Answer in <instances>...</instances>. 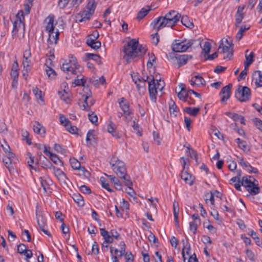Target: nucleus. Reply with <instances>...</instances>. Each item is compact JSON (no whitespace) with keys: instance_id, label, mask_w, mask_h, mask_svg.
Returning a JSON list of instances; mask_svg holds the SVG:
<instances>
[{"instance_id":"nucleus-1","label":"nucleus","mask_w":262,"mask_h":262,"mask_svg":"<svg viewBox=\"0 0 262 262\" xmlns=\"http://www.w3.org/2000/svg\"><path fill=\"white\" fill-rule=\"evenodd\" d=\"M147 50L146 46L139 44L138 40L132 39L123 47V59L125 60L126 63H129L132 59L142 57L146 53Z\"/></svg>"},{"instance_id":"nucleus-2","label":"nucleus","mask_w":262,"mask_h":262,"mask_svg":"<svg viewBox=\"0 0 262 262\" xmlns=\"http://www.w3.org/2000/svg\"><path fill=\"white\" fill-rule=\"evenodd\" d=\"M110 163L114 172L118 177L123 180L126 186L133 185L130 177L127 174L125 163L123 161L113 157Z\"/></svg>"},{"instance_id":"nucleus-3","label":"nucleus","mask_w":262,"mask_h":262,"mask_svg":"<svg viewBox=\"0 0 262 262\" xmlns=\"http://www.w3.org/2000/svg\"><path fill=\"white\" fill-rule=\"evenodd\" d=\"M181 15L176 12L174 10H171L163 16L162 20L158 26L157 27L156 30L159 31L161 28L165 27H173L179 21Z\"/></svg>"},{"instance_id":"nucleus-4","label":"nucleus","mask_w":262,"mask_h":262,"mask_svg":"<svg viewBox=\"0 0 262 262\" xmlns=\"http://www.w3.org/2000/svg\"><path fill=\"white\" fill-rule=\"evenodd\" d=\"M197 43L198 46H201V42L198 40L190 39V40H176L174 42L172 43L171 45L172 50L174 52H183L186 51L189 48L192 47V46Z\"/></svg>"},{"instance_id":"nucleus-5","label":"nucleus","mask_w":262,"mask_h":262,"mask_svg":"<svg viewBox=\"0 0 262 262\" xmlns=\"http://www.w3.org/2000/svg\"><path fill=\"white\" fill-rule=\"evenodd\" d=\"M96 7V3L95 0H89L85 9L81 11L76 16V21L82 22L88 20L94 14Z\"/></svg>"},{"instance_id":"nucleus-6","label":"nucleus","mask_w":262,"mask_h":262,"mask_svg":"<svg viewBox=\"0 0 262 262\" xmlns=\"http://www.w3.org/2000/svg\"><path fill=\"white\" fill-rule=\"evenodd\" d=\"M61 69L63 72L71 73L74 75H76L77 72H80L82 70L81 66L78 64L76 58L73 56H72L69 62L63 63Z\"/></svg>"},{"instance_id":"nucleus-7","label":"nucleus","mask_w":262,"mask_h":262,"mask_svg":"<svg viewBox=\"0 0 262 262\" xmlns=\"http://www.w3.org/2000/svg\"><path fill=\"white\" fill-rule=\"evenodd\" d=\"M241 184L252 195H255L260 192V188L258 187V184L253 182L247 176L243 177Z\"/></svg>"},{"instance_id":"nucleus-8","label":"nucleus","mask_w":262,"mask_h":262,"mask_svg":"<svg viewBox=\"0 0 262 262\" xmlns=\"http://www.w3.org/2000/svg\"><path fill=\"white\" fill-rule=\"evenodd\" d=\"M251 95L250 89L246 86L239 85L238 89L235 92V97L241 102L248 101Z\"/></svg>"},{"instance_id":"nucleus-9","label":"nucleus","mask_w":262,"mask_h":262,"mask_svg":"<svg viewBox=\"0 0 262 262\" xmlns=\"http://www.w3.org/2000/svg\"><path fill=\"white\" fill-rule=\"evenodd\" d=\"M224 39V38L222 40V42L219 46L218 50L222 49L221 53L223 54H226V55L224 57V59H230L233 56V44L230 43L229 44V45H224L223 43Z\"/></svg>"},{"instance_id":"nucleus-10","label":"nucleus","mask_w":262,"mask_h":262,"mask_svg":"<svg viewBox=\"0 0 262 262\" xmlns=\"http://www.w3.org/2000/svg\"><path fill=\"white\" fill-rule=\"evenodd\" d=\"M148 91L150 100L154 102H156L157 94V88L155 83V80L154 76H152L151 79L148 81Z\"/></svg>"},{"instance_id":"nucleus-11","label":"nucleus","mask_w":262,"mask_h":262,"mask_svg":"<svg viewBox=\"0 0 262 262\" xmlns=\"http://www.w3.org/2000/svg\"><path fill=\"white\" fill-rule=\"evenodd\" d=\"M169 56L171 58H175L178 60L179 67L185 64L188 60L192 58V56L187 54L176 55L174 53H171Z\"/></svg>"},{"instance_id":"nucleus-12","label":"nucleus","mask_w":262,"mask_h":262,"mask_svg":"<svg viewBox=\"0 0 262 262\" xmlns=\"http://www.w3.org/2000/svg\"><path fill=\"white\" fill-rule=\"evenodd\" d=\"M85 93H86V95H83V96L84 97V101L82 102V105H81L80 102H79L78 104L79 106L83 110L89 111L90 110V106L94 104L95 101L92 98H91L88 102V100L91 98L92 93L91 91L86 92Z\"/></svg>"},{"instance_id":"nucleus-13","label":"nucleus","mask_w":262,"mask_h":262,"mask_svg":"<svg viewBox=\"0 0 262 262\" xmlns=\"http://www.w3.org/2000/svg\"><path fill=\"white\" fill-rule=\"evenodd\" d=\"M232 86V83H229L227 85L223 87L220 93V95L221 97V101L225 102L229 99L231 94V89Z\"/></svg>"},{"instance_id":"nucleus-14","label":"nucleus","mask_w":262,"mask_h":262,"mask_svg":"<svg viewBox=\"0 0 262 262\" xmlns=\"http://www.w3.org/2000/svg\"><path fill=\"white\" fill-rule=\"evenodd\" d=\"M181 178L183 180L186 184L192 186L194 183V178L192 175L189 173L187 171H182L180 174Z\"/></svg>"},{"instance_id":"nucleus-15","label":"nucleus","mask_w":262,"mask_h":262,"mask_svg":"<svg viewBox=\"0 0 262 262\" xmlns=\"http://www.w3.org/2000/svg\"><path fill=\"white\" fill-rule=\"evenodd\" d=\"M47 21V25L46 27V30L49 33H54V16L53 15H49L45 20V22Z\"/></svg>"},{"instance_id":"nucleus-16","label":"nucleus","mask_w":262,"mask_h":262,"mask_svg":"<svg viewBox=\"0 0 262 262\" xmlns=\"http://www.w3.org/2000/svg\"><path fill=\"white\" fill-rule=\"evenodd\" d=\"M73 83L75 84V86H82L85 89L87 79L84 76L78 75L74 79Z\"/></svg>"},{"instance_id":"nucleus-17","label":"nucleus","mask_w":262,"mask_h":262,"mask_svg":"<svg viewBox=\"0 0 262 262\" xmlns=\"http://www.w3.org/2000/svg\"><path fill=\"white\" fill-rule=\"evenodd\" d=\"M125 99L124 97L120 99V101L119 102L120 107L123 112V114L125 116L129 115L130 113L129 111V104L127 102H125Z\"/></svg>"},{"instance_id":"nucleus-18","label":"nucleus","mask_w":262,"mask_h":262,"mask_svg":"<svg viewBox=\"0 0 262 262\" xmlns=\"http://www.w3.org/2000/svg\"><path fill=\"white\" fill-rule=\"evenodd\" d=\"M253 78L255 79V84L257 87H262V73L256 71L253 74Z\"/></svg>"},{"instance_id":"nucleus-19","label":"nucleus","mask_w":262,"mask_h":262,"mask_svg":"<svg viewBox=\"0 0 262 262\" xmlns=\"http://www.w3.org/2000/svg\"><path fill=\"white\" fill-rule=\"evenodd\" d=\"M59 32L58 30L55 32V34L54 35V33H49V38L48 39V42L50 45H56L59 39Z\"/></svg>"},{"instance_id":"nucleus-20","label":"nucleus","mask_w":262,"mask_h":262,"mask_svg":"<svg viewBox=\"0 0 262 262\" xmlns=\"http://www.w3.org/2000/svg\"><path fill=\"white\" fill-rule=\"evenodd\" d=\"M60 98L67 104H69L71 102L70 94L64 90L58 92Z\"/></svg>"},{"instance_id":"nucleus-21","label":"nucleus","mask_w":262,"mask_h":262,"mask_svg":"<svg viewBox=\"0 0 262 262\" xmlns=\"http://www.w3.org/2000/svg\"><path fill=\"white\" fill-rule=\"evenodd\" d=\"M147 9L143 8L138 12L136 17L138 20L142 19L151 10V8L149 6H147Z\"/></svg>"},{"instance_id":"nucleus-22","label":"nucleus","mask_w":262,"mask_h":262,"mask_svg":"<svg viewBox=\"0 0 262 262\" xmlns=\"http://www.w3.org/2000/svg\"><path fill=\"white\" fill-rule=\"evenodd\" d=\"M33 128L34 132L37 134L44 135L45 134V128L38 122H35Z\"/></svg>"},{"instance_id":"nucleus-23","label":"nucleus","mask_w":262,"mask_h":262,"mask_svg":"<svg viewBox=\"0 0 262 262\" xmlns=\"http://www.w3.org/2000/svg\"><path fill=\"white\" fill-rule=\"evenodd\" d=\"M55 176L59 180L64 181L66 179V174L59 168L55 166L53 167Z\"/></svg>"},{"instance_id":"nucleus-24","label":"nucleus","mask_w":262,"mask_h":262,"mask_svg":"<svg viewBox=\"0 0 262 262\" xmlns=\"http://www.w3.org/2000/svg\"><path fill=\"white\" fill-rule=\"evenodd\" d=\"M100 58L101 57L98 54L89 53L85 54L86 60H93L99 64L102 63Z\"/></svg>"},{"instance_id":"nucleus-25","label":"nucleus","mask_w":262,"mask_h":262,"mask_svg":"<svg viewBox=\"0 0 262 262\" xmlns=\"http://www.w3.org/2000/svg\"><path fill=\"white\" fill-rule=\"evenodd\" d=\"M200 110V107H186L184 108V111L189 115L195 117Z\"/></svg>"},{"instance_id":"nucleus-26","label":"nucleus","mask_w":262,"mask_h":262,"mask_svg":"<svg viewBox=\"0 0 262 262\" xmlns=\"http://www.w3.org/2000/svg\"><path fill=\"white\" fill-rule=\"evenodd\" d=\"M72 198L79 206L82 207L84 205V200L80 194L78 193H74L72 196Z\"/></svg>"},{"instance_id":"nucleus-27","label":"nucleus","mask_w":262,"mask_h":262,"mask_svg":"<svg viewBox=\"0 0 262 262\" xmlns=\"http://www.w3.org/2000/svg\"><path fill=\"white\" fill-rule=\"evenodd\" d=\"M115 125L112 121H110V123L107 126V130L108 133H111L112 136L116 138H119L118 133L115 129Z\"/></svg>"},{"instance_id":"nucleus-28","label":"nucleus","mask_w":262,"mask_h":262,"mask_svg":"<svg viewBox=\"0 0 262 262\" xmlns=\"http://www.w3.org/2000/svg\"><path fill=\"white\" fill-rule=\"evenodd\" d=\"M168 104L170 114H173L175 117L177 116V113L179 110L175 102L172 100H170L168 102Z\"/></svg>"},{"instance_id":"nucleus-29","label":"nucleus","mask_w":262,"mask_h":262,"mask_svg":"<svg viewBox=\"0 0 262 262\" xmlns=\"http://www.w3.org/2000/svg\"><path fill=\"white\" fill-rule=\"evenodd\" d=\"M181 21L182 24L188 28L192 29L194 27V24L192 22L190 21L187 16H182L181 17Z\"/></svg>"},{"instance_id":"nucleus-30","label":"nucleus","mask_w":262,"mask_h":262,"mask_svg":"<svg viewBox=\"0 0 262 262\" xmlns=\"http://www.w3.org/2000/svg\"><path fill=\"white\" fill-rule=\"evenodd\" d=\"M249 235L255 241L256 244L260 248H262V241H260L259 237L253 230H251L249 232Z\"/></svg>"},{"instance_id":"nucleus-31","label":"nucleus","mask_w":262,"mask_h":262,"mask_svg":"<svg viewBox=\"0 0 262 262\" xmlns=\"http://www.w3.org/2000/svg\"><path fill=\"white\" fill-rule=\"evenodd\" d=\"M250 29V26L247 27L246 26H245L244 27H242L238 30V32L237 33L236 35V39L238 41L240 40L243 35L244 32Z\"/></svg>"},{"instance_id":"nucleus-32","label":"nucleus","mask_w":262,"mask_h":262,"mask_svg":"<svg viewBox=\"0 0 262 262\" xmlns=\"http://www.w3.org/2000/svg\"><path fill=\"white\" fill-rule=\"evenodd\" d=\"M49 157L54 164L61 166H63V162L60 160L57 155L54 154H50V156Z\"/></svg>"},{"instance_id":"nucleus-33","label":"nucleus","mask_w":262,"mask_h":262,"mask_svg":"<svg viewBox=\"0 0 262 262\" xmlns=\"http://www.w3.org/2000/svg\"><path fill=\"white\" fill-rule=\"evenodd\" d=\"M43 160L41 163V167L44 169H51L54 166L51 162L47 159L44 156H42Z\"/></svg>"},{"instance_id":"nucleus-34","label":"nucleus","mask_w":262,"mask_h":262,"mask_svg":"<svg viewBox=\"0 0 262 262\" xmlns=\"http://www.w3.org/2000/svg\"><path fill=\"white\" fill-rule=\"evenodd\" d=\"M39 180L44 192H47V189L49 188V182H52V181L50 179L45 180L41 177L40 178Z\"/></svg>"},{"instance_id":"nucleus-35","label":"nucleus","mask_w":262,"mask_h":262,"mask_svg":"<svg viewBox=\"0 0 262 262\" xmlns=\"http://www.w3.org/2000/svg\"><path fill=\"white\" fill-rule=\"evenodd\" d=\"M15 21H17V22H19V25H22V27L25 28V23H24V12L23 11H19L17 15H16V19Z\"/></svg>"},{"instance_id":"nucleus-36","label":"nucleus","mask_w":262,"mask_h":262,"mask_svg":"<svg viewBox=\"0 0 262 262\" xmlns=\"http://www.w3.org/2000/svg\"><path fill=\"white\" fill-rule=\"evenodd\" d=\"M194 78V81L196 83V85L199 86L200 85H204L206 84V81L204 78L200 75H196L193 76Z\"/></svg>"},{"instance_id":"nucleus-37","label":"nucleus","mask_w":262,"mask_h":262,"mask_svg":"<svg viewBox=\"0 0 262 262\" xmlns=\"http://www.w3.org/2000/svg\"><path fill=\"white\" fill-rule=\"evenodd\" d=\"M70 162L72 167L75 170H78L81 167L80 163L75 158L70 159Z\"/></svg>"},{"instance_id":"nucleus-38","label":"nucleus","mask_w":262,"mask_h":262,"mask_svg":"<svg viewBox=\"0 0 262 262\" xmlns=\"http://www.w3.org/2000/svg\"><path fill=\"white\" fill-rule=\"evenodd\" d=\"M100 180L101 183L102 187L103 188H105L109 192L113 191V190L111 188H110L109 184L105 178L102 177L100 178Z\"/></svg>"},{"instance_id":"nucleus-39","label":"nucleus","mask_w":262,"mask_h":262,"mask_svg":"<svg viewBox=\"0 0 262 262\" xmlns=\"http://www.w3.org/2000/svg\"><path fill=\"white\" fill-rule=\"evenodd\" d=\"M244 17V13H239L238 12L236 13V14L235 15L236 27H238L239 26V25L242 23Z\"/></svg>"},{"instance_id":"nucleus-40","label":"nucleus","mask_w":262,"mask_h":262,"mask_svg":"<svg viewBox=\"0 0 262 262\" xmlns=\"http://www.w3.org/2000/svg\"><path fill=\"white\" fill-rule=\"evenodd\" d=\"M211 45L210 42L206 41L204 43V47L202 48V53H204L205 56L208 55L211 50Z\"/></svg>"},{"instance_id":"nucleus-41","label":"nucleus","mask_w":262,"mask_h":262,"mask_svg":"<svg viewBox=\"0 0 262 262\" xmlns=\"http://www.w3.org/2000/svg\"><path fill=\"white\" fill-rule=\"evenodd\" d=\"M46 73L48 77L51 79H53L56 76V72L52 68H48L46 69Z\"/></svg>"},{"instance_id":"nucleus-42","label":"nucleus","mask_w":262,"mask_h":262,"mask_svg":"<svg viewBox=\"0 0 262 262\" xmlns=\"http://www.w3.org/2000/svg\"><path fill=\"white\" fill-rule=\"evenodd\" d=\"M65 127L69 133L72 134L78 135V133L77 132L78 130V128L75 126L72 125L71 123H70L69 125Z\"/></svg>"},{"instance_id":"nucleus-43","label":"nucleus","mask_w":262,"mask_h":262,"mask_svg":"<svg viewBox=\"0 0 262 262\" xmlns=\"http://www.w3.org/2000/svg\"><path fill=\"white\" fill-rule=\"evenodd\" d=\"M59 121L61 124H62L64 127H67L71 122L66 118L63 115L60 114L59 116Z\"/></svg>"},{"instance_id":"nucleus-44","label":"nucleus","mask_w":262,"mask_h":262,"mask_svg":"<svg viewBox=\"0 0 262 262\" xmlns=\"http://www.w3.org/2000/svg\"><path fill=\"white\" fill-rule=\"evenodd\" d=\"M209 220H208L207 222H204L203 223V226L204 228H207L211 233H215L216 230L212 225L209 224Z\"/></svg>"},{"instance_id":"nucleus-45","label":"nucleus","mask_w":262,"mask_h":262,"mask_svg":"<svg viewBox=\"0 0 262 262\" xmlns=\"http://www.w3.org/2000/svg\"><path fill=\"white\" fill-rule=\"evenodd\" d=\"M112 183L115 185V187L116 189L118 190H122V184L120 181L118 179V178H114L113 179Z\"/></svg>"},{"instance_id":"nucleus-46","label":"nucleus","mask_w":262,"mask_h":262,"mask_svg":"<svg viewBox=\"0 0 262 262\" xmlns=\"http://www.w3.org/2000/svg\"><path fill=\"white\" fill-rule=\"evenodd\" d=\"M100 234L104 239V241H107L111 236L109 232L104 228H100Z\"/></svg>"},{"instance_id":"nucleus-47","label":"nucleus","mask_w":262,"mask_h":262,"mask_svg":"<svg viewBox=\"0 0 262 262\" xmlns=\"http://www.w3.org/2000/svg\"><path fill=\"white\" fill-rule=\"evenodd\" d=\"M136 87L139 91H142L143 93L146 91V82L142 81L136 84Z\"/></svg>"},{"instance_id":"nucleus-48","label":"nucleus","mask_w":262,"mask_h":262,"mask_svg":"<svg viewBox=\"0 0 262 262\" xmlns=\"http://www.w3.org/2000/svg\"><path fill=\"white\" fill-rule=\"evenodd\" d=\"M89 120L93 124H96L98 122V117L94 112L88 115Z\"/></svg>"},{"instance_id":"nucleus-49","label":"nucleus","mask_w":262,"mask_h":262,"mask_svg":"<svg viewBox=\"0 0 262 262\" xmlns=\"http://www.w3.org/2000/svg\"><path fill=\"white\" fill-rule=\"evenodd\" d=\"M198 223L196 221H193L189 223V229L192 231L193 234H195L197 231V226Z\"/></svg>"},{"instance_id":"nucleus-50","label":"nucleus","mask_w":262,"mask_h":262,"mask_svg":"<svg viewBox=\"0 0 262 262\" xmlns=\"http://www.w3.org/2000/svg\"><path fill=\"white\" fill-rule=\"evenodd\" d=\"M78 170L81 173V174L85 178H89L91 176L90 173L83 166H81Z\"/></svg>"},{"instance_id":"nucleus-51","label":"nucleus","mask_w":262,"mask_h":262,"mask_svg":"<svg viewBox=\"0 0 262 262\" xmlns=\"http://www.w3.org/2000/svg\"><path fill=\"white\" fill-rule=\"evenodd\" d=\"M33 92L36 97V98L40 99V100H42L43 98L42 96V92L39 90L37 88H35L33 89Z\"/></svg>"},{"instance_id":"nucleus-52","label":"nucleus","mask_w":262,"mask_h":262,"mask_svg":"<svg viewBox=\"0 0 262 262\" xmlns=\"http://www.w3.org/2000/svg\"><path fill=\"white\" fill-rule=\"evenodd\" d=\"M148 55L149 56V58L147 61V66L148 68H151L153 65L152 62H155L156 61V58L154 53H151V54H149Z\"/></svg>"},{"instance_id":"nucleus-53","label":"nucleus","mask_w":262,"mask_h":262,"mask_svg":"<svg viewBox=\"0 0 262 262\" xmlns=\"http://www.w3.org/2000/svg\"><path fill=\"white\" fill-rule=\"evenodd\" d=\"M257 128L262 132V120L257 118H255L252 120Z\"/></svg>"},{"instance_id":"nucleus-54","label":"nucleus","mask_w":262,"mask_h":262,"mask_svg":"<svg viewBox=\"0 0 262 262\" xmlns=\"http://www.w3.org/2000/svg\"><path fill=\"white\" fill-rule=\"evenodd\" d=\"M246 254L251 261H254L255 260V254L251 250L247 249L246 250Z\"/></svg>"},{"instance_id":"nucleus-55","label":"nucleus","mask_w":262,"mask_h":262,"mask_svg":"<svg viewBox=\"0 0 262 262\" xmlns=\"http://www.w3.org/2000/svg\"><path fill=\"white\" fill-rule=\"evenodd\" d=\"M38 225L39 227L40 230H41L45 234H46L49 237L51 236V234H50V233L45 229L46 226H43V224H41L39 219H38Z\"/></svg>"},{"instance_id":"nucleus-56","label":"nucleus","mask_w":262,"mask_h":262,"mask_svg":"<svg viewBox=\"0 0 262 262\" xmlns=\"http://www.w3.org/2000/svg\"><path fill=\"white\" fill-rule=\"evenodd\" d=\"M38 225L39 227L40 230H41L45 234H46L49 237L51 236V234H50V233L45 229L46 226H43V224H41L39 219H38Z\"/></svg>"},{"instance_id":"nucleus-57","label":"nucleus","mask_w":262,"mask_h":262,"mask_svg":"<svg viewBox=\"0 0 262 262\" xmlns=\"http://www.w3.org/2000/svg\"><path fill=\"white\" fill-rule=\"evenodd\" d=\"M54 148L56 151L62 154L66 153V150L62 148V147L59 144H55Z\"/></svg>"},{"instance_id":"nucleus-58","label":"nucleus","mask_w":262,"mask_h":262,"mask_svg":"<svg viewBox=\"0 0 262 262\" xmlns=\"http://www.w3.org/2000/svg\"><path fill=\"white\" fill-rule=\"evenodd\" d=\"M22 136L24 140H26V142L29 145L32 144L31 140L29 138V134L27 131H25L22 134Z\"/></svg>"},{"instance_id":"nucleus-59","label":"nucleus","mask_w":262,"mask_h":262,"mask_svg":"<svg viewBox=\"0 0 262 262\" xmlns=\"http://www.w3.org/2000/svg\"><path fill=\"white\" fill-rule=\"evenodd\" d=\"M26 53L24 54V59L23 62L24 68L30 69V65H29L30 60H28V57H27L26 56Z\"/></svg>"},{"instance_id":"nucleus-60","label":"nucleus","mask_w":262,"mask_h":262,"mask_svg":"<svg viewBox=\"0 0 262 262\" xmlns=\"http://www.w3.org/2000/svg\"><path fill=\"white\" fill-rule=\"evenodd\" d=\"M152 36V42L153 44H154L155 46H157L158 44V42H159V36L157 32L154 34L151 35Z\"/></svg>"},{"instance_id":"nucleus-61","label":"nucleus","mask_w":262,"mask_h":262,"mask_svg":"<svg viewBox=\"0 0 262 262\" xmlns=\"http://www.w3.org/2000/svg\"><path fill=\"white\" fill-rule=\"evenodd\" d=\"M80 190L81 192L85 194H90L91 192L90 187L85 185L81 186L80 187Z\"/></svg>"},{"instance_id":"nucleus-62","label":"nucleus","mask_w":262,"mask_h":262,"mask_svg":"<svg viewBox=\"0 0 262 262\" xmlns=\"http://www.w3.org/2000/svg\"><path fill=\"white\" fill-rule=\"evenodd\" d=\"M27 250L26 246L24 244H20L17 245V252L20 254H23V253Z\"/></svg>"},{"instance_id":"nucleus-63","label":"nucleus","mask_w":262,"mask_h":262,"mask_svg":"<svg viewBox=\"0 0 262 262\" xmlns=\"http://www.w3.org/2000/svg\"><path fill=\"white\" fill-rule=\"evenodd\" d=\"M125 258L126 260V262H132L134 261V255L132 252H127L125 254Z\"/></svg>"},{"instance_id":"nucleus-64","label":"nucleus","mask_w":262,"mask_h":262,"mask_svg":"<svg viewBox=\"0 0 262 262\" xmlns=\"http://www.w3.org/2000/svg\"><path fill=\"white\" fill-rule=\"evenodd\" d=\"M98 245L96 242H94L92 247V252L95 254H98L99 253Z\"/></svg>"}]
</instances>
